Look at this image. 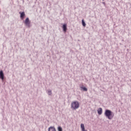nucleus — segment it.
Instances as JSON below:
<instances>
[{
    "mask_svg": "<svg viewBox=\"0 0 131 131\" xmlns=\"http://www.w3.org/2000/svg\"><path fill=\"white\" fill-rule=\"evenodd\" d=\"M0 79H2V81H4V79H5V74H4L3 70L0 71Z\"/></svg>",
    "mask_w": 131,
    "mask_h": 131,
    "instance_id": "nucleus-4",
    "label": "nucleus"
},
{
    "mask_svg": "<svg viewBox=\"0 0 131 131\" xmlns=\"http://www.w3.org/2000/svg\"><path fill=\"white\" fill-rule=\"evenodd\" d=\"M102 111H103V110L102 109L101 107H100L98 108V110H97V112H98L99 115H101V114H102Z\"/></svg>",
    "mask_w": 131,
    "mask_h": 131,
    "instance_id": "nucleus-9",
    "label": "nucleus"
},
{
    "mask_svg": "<svg viewBox=\"0 0 131 131\" xmlns=\"http://www.w3.org/2000/svg\"><path fill=\"white\" fill-rule=\"evenodd\" d=\"M26 26H27L29 28L30 27V20H29V18L27 17L25 19V21L24 22Z\"/></svg>",
    "mask_w": 131,
    "mask_h": 131,
    "instance_id": "nucleus-3",
    "label": "nucleus"
},
{
    "mask_svg": "<svg viewBox=\"0 0 131 131\" xmlns=\"http://www.w3.org/2000/svg\"><path fill=\"white\" fill-rule=\"evenodd\" d=\"M71 108L72 110H76L79 108V102L77 101H73L71 104Z\"/></svg>",
    "mask_w": 131,
    "mask_h": 131,
    "instance_id": "nucleus-2",
    "label": "nucleus"
},
{
    "mask_svg": "<svg viewBox=\"0 0 131 131\" xmlns=\"http://www.w3.org/2000/svg\"><path fill=\"white\" fill-rule=\"evenodd\" d=\"M81 89V91H83V92H88V88L83 86V85H82L80 86Z\"/></svg>",
    "mask_w": 131,
    "mask_h": 131,
    "instance_id": "nucleus-7",
    "label": "nucleus"
},
{
    "mask_svg": "<svg viewBox=\"0 0 131 131\" xmlns=\"http://www.w3.org/2000/svg\"><path fill=\"white\" fill-rule=\"evenodd\" d=\"M103 1H104V0H102Z\"/></svg>",
    "mask_w": 131,
    "mask_h": 131,
    "instance_id": "nucleus-14",
    "label": "nucleus"
},
{
    "mask_svg": "<svg viewBox=\"0 0 131 131\" xmlns=\"http://www.w3.org/2000/svg\"><path fill=\"white\" fill-rule=\"evenodd\" d=\"M103 5H104V6H106V3L105 2H102Z\"/></svg>",
    "mask_w": 131,
    "mask_h": 131,
    "instance_id": "nucleus-13",
    "label": "nucleus"
},
{
    "mask_svg": "<svg viewBox=\"0 0 131 131\" xmlns=\"http://www.w3.org/2000/svg\"><path fill=\"white\" fill-rule=\"evenodd\" d=\"M19 14H20V19L22 20H24V18H25V12L24 11L23 12H19Z\"/></svg>",
    "mask_w": 131,
    "mask_h": 131,
    "instance_id": "nucleus-5",
    "label": "nucleus"
},
{
    "mask_svg": "<svg viewBox=\"0 0 131 131\" xmlns=\"http://www.w3.org/2000/svg\"><path fill=\"white\" fill-rule=\"evenodd\" d=\"M82 25L83 26V27H85L86 24H85V22L84 21V20H82Z\"/></svg>",
    "mask_w": 131,
    "mask_h": 131,
    "instance_id": "nucleus-10",
    "label": "nucleus"
},
{
    "mask_svg": "<svg viewBox=\"0 0 131 131\" xmlns=\"http://www.w3.org/2000/svg\"><path fill=\"white\" fill-rule=\"evenodd\" d=\"M113 113L111 110H106L104 113V115L108 118V119H110V120H111L112 119H113V117L114 115H112Z\"/></svg>",
    "mask_w": 131,
    "mask_h": 131,
    "instance_id": "nucleus-1",
    "label": "nucleus"
},
{
    "mask_svg": "<svg viewBox=\"0 0 131 131\" xmlns=\"http://www.w3.org/2000/svg\"><path fill=\"white\" fill-rule=\"evenodd\" d=\"M48 131H57V130H56V128H55V127H54V126H50L48 128Z\"/></svg>",
    "mask_w": 131,
    "mask_h": 131,
    "instance_id": "nucleus-8",
    "label": "nucleus"
},
{
    "mask_svg": "<svg viewBox=\"0 0 131 131\" xmlns=\"http://www.w3.org/2000/svg\"><path fill=\"white\" fill-rule=\"evenodd\" d=\"M58 131H63V128H62V127L61 126H58L57 128Z\"/></svg>",
    "mask_w": 131,
    "mask_h": 131,
    "instance_id": "nucleus-12",
    "label": "nucleus"
},
{
    "mask_svg": "<svg viewBox=\"0 0 131 131\" xmlns=\"http://www.w3.org/2000/svg\"><path fill=\"white\" fill-rule=\"evenodd\" d=\"M52 94V90H49L48 91V95H49V96H51Z\"/></svg>",
    "mask_w": 131,
    "mask_h": 131,
    "instance_id": "nucleus-11",
    "label": "nucleus"
},
{
    "mask_svg": "<svg viewBox=\"0 0 131 131\" xmlns=\"http://www.w3.org/2000/svg\"><path fill=\"white\" fill-rule=\"evenodd\" d=\"M62 29L64 32H66V31H67V25L66 24L63 25Z\"/></svg>",
    "mask_w": 131,
    "mask_h": 131,
    "instance_id": "nucleus-6",
    "label": "nucleus"
}]
</instances>
